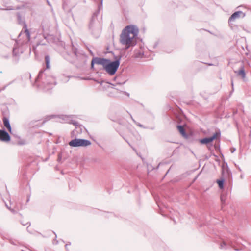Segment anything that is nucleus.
I'll list each match as a JSON object with an SVG mask.
<instances>
[{
  "instance_id": "obj_3",
  "label": "nucleus",
  "mask_w": 251,
  "mask_h": 251,
  "mask_svg": "<svg viewBox=\"0 0 251 251\" xmlns=\"http://www.w3.org/2000/svg\"><path fill=\"white\" fill-rule=\"evenodd\" d=\"M72 52L73 54V57L67 52L63 54L64 58L67 61L74 63L77 60L80 64H85L87 62V55L82 50H78L72 43Z\"/></svg>"
},
{
  "instance_id": "obj_41",
  "label": "nucleus",
  "mask_w": 251,
  "mask_h": 251,
  "mask_svg": "<svg viewBox=\"0 0 251 251\" xmlns=\"http://www.w3.org/2000/svg\"><path fill=\"white\" fill-rule=\"evenodd\" d=\"M2 114H3V115H5V113H4V112L3 111L2 112Z\"/></svg>"
},
{
  "instance_id": "obj_39",
  "label": "nucleus",
  "mask_w": 251,
  "mask_h": 251,
  "mask_svg": "<svg viewBox=\"0 0 251 251\" xmlns=\"http://www.w3.org/2000/svg\"><path fill=\"white\" fill-rule=\"evenodd\" d=\"M53 233H54V234H55V238H56V237H57L56 234H55V232H53Z\"/></svg>"
},
{
  "instance_id": "obj_2",
  "label": "nucleus",
  "mask_w": 251,
  "mask_h": 251,
  "mask_svg": "<svg viewBox=\"0 0 251 251\" xmlns=\"http://www.w3.org/2000/svg\"><path fill=\"white\" fill-rule=\"evenodd\" d=\"M138 32V28L133 25H127L122 30L120 40L122 45L126 46V50L136 45L137 40L135 38L137 36Z\"/></svg>"
},
{
  "instance_id": "obj_26",
  "label": "nucleus",
  "mask_w": 251,
  "mask_h": 251,
  "mask_svg": "<svg viewBox=\"0 0 251 251\" xmlns=\"http://www.w3.org/2000/svg\"><path fill=\"white\" fill-rule=\"evenodd\" d=\"M221 201L222 203H224L225 202V200L224 199L223 197H222V196L221 197Z\"/></svg>"
},
{
  "instance_id": "obj_5",
  "label": "nucleus",
  "mask_w": 251,
  "mask_h": 251,
  "mask_svg": "<svg viewBox=\"0 0 251 251\" xmlns=\"http://www.w3.org/2000/svg\"><path fill=\"white\" fill-rule=\"evenodd\" d=\"M56 117V121L62 123H68L70 124L74 125L76 129L80 128V131H82V126L79 124V123L72 119V115H59L57 116L51 115L49 117L46 118L44 121V123L49 120L50 119Z\"/></svg>"
},
{
  "instance_id": "obj_33",
  "label": "nucleus",
  "mask_w": 251,
  "mask_h": 251,
  "mask_svg": "<svg viewBox=\"0 0 251 251\" xmlns=\"http://www.w3.org/2000/svg\"><path fill=\"white\" fill-rule=\"evenodd\" d=\"M130 117H131V118L132 119V120L134 122H135V121H134V119L133 118L132 116H131V115H130Z\"/></svg>"
},
{
  "instance_id": "obj_20",
  "label": "nucleus",
  "mask_w": 251,
  "mask_h": 251,
  "mask_svg": "<svg viewBox=\"0 0 251 251\" xmlns=\"http://www.w3.org/2000/svg\"><path fill=\"white\" fill-rule=\"evenodd\" d=\"M46 69L45 70H49L50 67V57L49 55H46L45 57Z\"/></svg>"
},
{
  "instance_id": "obj_43",
  "label": "nucleus",
  "mask_w": 251,
  "mask_h": 251,
  "mask_svg": "<svg viewBox=\"0 0 251 251\" xmlns=\"http://www.w3.org/2000/svg\"><path fill=\"white\" fill-rule=\"evenodd\" d=\"M249 251H251V250H250Z\"/></svg>"
},
{
  "instance_id": "obj_32",
  "label": "nucleus",
  "mask_w": 251,
  "mask_h": 251,
  "mask_svg": "<svg viewBox=\"0 0 251 251\" xmlns=\"http://www.w3.org/2000/svg\"><path fill=\"white\" fill-rule=\"evenodd\" d=\"M231 85L232 87V91H233V81H231Z\"/></svg>"
},
{
  "instance_id": "obj_28",
  "label": "nucleus",
  "mask_w": 251,
  "mask_h": 251,
  "mask_svg": "<svg viewBox=\"0 0 251 251\" xmlns=\"http://www.w3.org/2000/svg\"><path fill=\"white\" fill-rule=\"evenodd\" d=\"M89 50V52H90V54H91V55H92V56H95V54H94V53L92 51V50Z\"/></svg>"
},
{
  "instance_id": "obj_24",
  "label": "nucleus",
  "mask_w": 251,
  "mask_h": 251,
  "mask_svg": "<svg viewBox=\"0 0 251 251\" xmlns=\"http://www.w3.org/2000/svg\"><path fill=\"white\" fill-rule=\"evenodd\" d=\"M61 158H62V157H61V154H59L58 155L57 161L58 162H60L61 161Z\"/></svg>"
},
{
  "instance_id": "obj_10",
  "label": "nucleus",
  "mask_w": 251,
  "mask_h": 251,
  "mask_svg": "<svg viewBox=\"0 0 251 251\" xmlns=\"http://www.w3.org/2000/svg\"><path fill=\"white\" fill-rule=\"evenodd\" d=\"M17 20L19 24L24 25V28H25V31L23 34H25L26 36V40L27 42L30 40V32L27 28V25H26L24 20L22 18L20 13L18 12L17 13Z\"/></svg>"
},
{
  "instance_id": "obj_31",
  "label": "nucleus",
  "mask_w": 251,
  "mask_h": 251,
  "mask_svg": "<svg viewBox=\"0 0 251 251\" xmlns=\"http://www.w3.org/2000/svg\"><path fill=\"white\" fill-rule=\"evenodd\" d=\"M137 125H138L139 126H140V127L145 128V127L143 126V125H142V124H140V123H138V124H137Z\"/></svg>"
},
{
  "instance_id": "obj_19",
  "label": "nucleus",
  "mask_w": 251,
  "mask_h": 251,
  "mask_svg": "<svg viewBox=\"0 0 251 251\" xmlns=\"http://www.w3.org/2000/svg\"><path fill=\"white\" fill-rule=\"evenodd\" d=\"M113 55V58L114 60H118L119 62V65H120V60L122 58V54L120 52L116 54L115 52H112Z\"/></svg>"
},
{
  "instance_id": "obj_35",
  "label": "nucleus",
  "mask_w": 251,
  "mask_h": 251,
  "mask_svg": "<svg viewBox=\"0 0 251 251\" xmlns=\"http://www.w3.org/2000/svg\"><path fill=\"white\" fill-rule=\"evenodd\" d=\"M229 244H230V246H232L233 243H232V242H230V243H229Z\"/></svg>"
},
{
  "instance_id": "obj_36",
  "label": "nucleus",
  "mask_w": 251,
  "mask_h": 251,
  "mask_svg": "<svg viewBox=\"0 0 251 251\" xmlns=\"http://www.w3.org/2000/svg\"><path fill=\"white\" fill-rule=\"evenodd\" d=\"M29 201V198L28 197L27 199V202H28Z\"/></svg>"
},
{
  "instance_id": "obj_6",
  "label": "nucleus",
  "mask_w": 251,
  "mask_h": 251,
  "mask_svg": "<svg viewBox=\"0 0 251 251\" xmlns=\"http://www.w3.org/2000/svg\"><path fill=\"white\" fill-rule=\"evenodd\" d=\"M118 60L111 61L107 59L103 69L110 75H113L116 73L119 67Z\"/></svg>"
},
{
  "instance_id": "obj_17",
  "label": "nucleus",
  "mask_w": 251,
  "mask_h": 251,
  "mask_svg": "<svg viewBox=\"0 0 251 251\" xmlns=\"http://www.w3.org/2000/svg\"><path fill=\"white\" fill-rule=\"evenodd\" d=\"M183 138L190 143H193L195 140L194 138V135L192 132H190L187 133L186 136H185Z\"/></svg>"
},
{
  "instance_id": "obj_22",
  "label": "nucleus",
  "mask_w": 251,
  "mask_h": 251,
  "mask_svg": "<svg viewBox=\"0 0 251 251\" xmlns=\"http://www.w3.org/2000/svg\"><path fill=\"white\" fill-rule=\"evenodd\" d=\"M95 64V63H93V60H92L91 63V69L93 70H94V65Z\"/></svg>"
},
{
  "instance_id": "obj_25",
  "label": "nucleus",
  "mask_w": 251,
  "mask_h": 251,
  "mask_svg": "<svg viewBox=\"0 0 251 251\" xmlns=\"http://www.w3.org/2000/svg\"><path fill=\"white\" fill-rule=\"evenodd\" d=\"M13 81H11L10 82H9L8 84H7L6 86H5L3 89V90H4L6 87H7L8 86H9V85L11 84L12 83H13Z\"/></svg>"
},
{
  "instance_id": "obj_27",
  "label": "nucleus",
  "mask_w": 251,
  "mask_h": 251,
  "mask_svg": "<svg viewBox=\"0 0 251 251\" xmlns=\"http://www.w3.org/2000/svg\"><path fill=\"white\" fill-rule=\"evenodd\" d=\"M235 150H236L235 148L231 149V150H230L231 152L233 153L235 151Z\"/></svg>"
},
{
  "instance_id": "obj_11",
  "label": "nucleus",
  "mask_w": 251,
  "mask_h": 251,
  "mask_svg": "<svg viewBox=\"0 0 251 251\" xmlns=\"http://www.w3.org/2000/svg\"><path fill=\"white\" fill-rule=\"evenodd\" d=\"M10 139V136L5 129H0V140L3 142H9Z\"/></svg>"
},
{
  "instance_id": "obj_42",
  "label": "nucleus",
  "mask_w": 251,
  "mask_h": 251,
  "mask_svg": "<svg viewBox=\"0 0 251 251\" xmlns=\"http://www.w3.org/2000/svg\"><path fill=\"white\" fill-rule=\"evenodd\" d=\"M28 227H29V226L27 227V231H28Z\"/></svg>"
},
{
  "instance_id": "obj_14",
  "label": "nucleus",
  "mask_w": 251,
  "mask_h": 251,
  "mask_svg": "<svg viewBox=\"0 0 251 251\" xmlns=\"http://www.w3.org/2000/svg\"><path fill=\"white\" fill-rule=\"evenodd\" d=\"M2 120L3 122V124L4 126L6 127L8 131L10 132L11 134H12V128L11 126V125L10 124V121L9 120V118L6 116H4L2 118Z\"/></svg>"
},
{
  "instance_id": "obj_15",
  "label": "nucleus",
  "mask_w": 251,
  "mask_h": 251,
  "mask_svg": "<svg viewBox=\"0 0 251 251\" xmlns=\"http://www.w3.org/2000/svg\"><path fill=\"white\" fill-rule=\"evenodd\" d=\"M235 73L238 76H240L242 78L244 79L246 77V73L245 71L244 66L243 64H242L239 68L238 71H235Z\"/></svg>"
},
{
  "instance_id": "obj_12",
  "label": "nucleus",
  "mask_w": 251,
  "mask_h": 251,
  "mask_svg": "<svg viewBox=\"0 0 251 251\" xmlns=\"http://www.w3.org/2000/svg\"><path fill=\"white\" fill-rule=\"evenodd\" d=\"M241 15H242L243 17H244L245 16V13H244L242 11H239L235 12L229 17L228 20V23L229 24H231L232 22H234L235 19L239 18Z\"/></svg>"
},
{
  "instance_id": "obj_29",
  "label": "nucleus",
  "mask_w": 251,
  "mask_h": 251,
  "mask_svg": "<svg viewBox=\"0 0 251 251\" xmlns=\"http://www.w3.org/2000/svg\"><path fill=\"white\" fill-rule=\"evenodd\" d=\"M125 82H126V81H124L123 82H117V84H120V85H123V84H125Z\"/></svg>"
},
{
  "instance_id": "obj_18",
  "label": "nucleus",
  "mask_w": 251,
  "mask_h": 251,
  "mask_svg": "<svg viewBox=\"0 0 251 251\" xmlns=\"http://www.w3.org/2000/svg\"><path fill=\"white\" fill-rule=\"evenodd\" d=\"M177 129L183 137L186 136L187 133L186 132L185 129L183 126L177 125Z\"/></svg>"
},
{
  "instance_id": "obj_4",
  "label": "nucleus",
  "mask_w": 251,
  "mask_h": 251,
  "mask_svg": "<svg viewBox=\"0 0 251 251\" xmlns=\"http://www.w3.org/2000/svg\"><path fill=\"white\" fill-rule=\"evenodd\" d=\"M99 13V10H97L93 13L89 25V30L92 35L96 38L100 36L102 30L101 20L98 18Z\"/></svg>"
},
{
  "instance_id": "obj_23",
  "label": "nucleus",
  "mask_w": 251,
  "mask_h": 251,
  "mask_svg": "<svg viewBox=\"0 0 251 251\" xmlns=\"http://www.w3.org/2000/svg\"><path fill=\"white\" fill-rule=\"evenodd\" d=\"M6 207H7V208H8L9 209H10L11 210V212H12L13 213H16L17 212L16 210H15L14 209H10L8 206L7 205H6Z\"/></svg>"
},
{
  "instance_id": "obj_37",
  "label": "nucleus",
  "mask_w": 251,
  "mask_h": 251,
  "mask_svg": "<svg viewBox=\"0 0 251 251\" xmlns=\"http://www.w3.org/2000/svg\"><path fill=\"white\" fill-rule=\"evenodd\" d=\"M68 245V244H66V245H65V247H66V249H67V248Z\"/></svg>"
},
{
  "instance_id": "obj_13",
  "label": "nucleus",
  "mask_w": 251,
  "mask_h": 251,
  "mask_svg": "<svg viewBox=\"0 0 251 251\" xmlns=\"http://www.w3.org/2000/svg\"><path fill=\"white\" fill-rule=\"evenodd\" d=\"M93 63L95 64L101 65L104 68L105 64L107 62V59L98 57H94L92 59Z\"/></svg>"
},
{
  "instance_id": "obj_9",
  "label": "nucleus",
  "mask_w": 251,
  "mask_h": 251,
  "mask_svg": "<svg viewBox=\"0 0 251 251\" xmlns=\"http://www.w3.org/2000/svg\"><path fill=\"white\" fill-rule=\"evenodd\" d=\"M220 137L221 131L220 130H218L214 133L212 136L209 137H205L199 139V142L201 144L207 145L209 143H212L214 140L219 139Z\"/></svg>"
},
{
  "instance_id": "obj_1",
  "label": "nucleus",
  "mask_w": 251,
  "mask_h": 251,
  "mask_svg": "<svg viewBox=\"0 0 251 251\" xmlns=\"http://www.w3.org/2000/svg\"><path fill=\"white\" fill-rule=\"evenodd\" d=\"M35 83L44 91H48L56 85V80L49 70H44L39 72Z\"/></svg>"
},
{
  "instance_id": "obj_30",
  "label": "nucleus",
  "mask_w": 251,
  "mask_h": 251,
  "mask_svg": "<svg viewBox=\"0 0 251 251\" xmlns=\"http://www.w3.org/2000/svg\"><path fill=\"white\" fill-rule=\"evenodd\" d=\"M124 139H125V141H126L128 143V145H129V146H130L132 148H133H133L132 147V146H131V144L129 143V142H128L127 141V140H126V139H125V138H124Z\"/></svg>"
},
{
  "instance_id": "obj_40",
  "label": "nucleus",
  "mask_w": 251,
  "mask_h": 251,
  "mask_svg": "<svg viewBox=\"0 0 251 251\" xmlns=\"http://www.w3.org/2000/svg\"><path fill=\"white\" fill-rule=\"evenodd\" d=\"M235 250L236 251H239V249H235Z\"/></svg>"
},
{
  "instance_id": "obj_7",
  "label": "nucleus",
  "mask_w": 251,
  "mask_h": 251,
  "mask_svg": "<svg viewBox=\"0 0 251 251\" xmlns=\"http://www.w3.org/2000/svg\"><path fill=\"white\" fill-rule=\"evenodd\" d=\"M232 177V173L228 168L227 166L225 167L224 165L222 167V176L219 179L216 180V182L220 189L224 187V182L226 178Z\"/></svg>"
},
{
  "instance_id": "obj_21",
  "label": "nucleus",
  "mask_w": 251,
  "mask_h": 251,
  "mask_svg": "<svg viewBox=\"0 0 251 251\" xmlns=\"http://www.w3.org/2000/svg\"><path fill=\"white\" fill-rule=\"evenodd\" d=\"M228 247V244L226 241H223L220 244L221 249H226Z\"/></svg>"
},
{
  "instance_id": "obj_34",
  "label": "nucleus",
  "mask_w": 251,
  "mask_h": 251,
  "mask_svg": "<svg viewBox=\"0 0 251 251\" xmlns=\"http://www.w3.org/2000/svg\"><path fill=\"white\" fill-rule=\"evenodd\" d=\"M22 34H23V33H22V32H21L20 33V34L19 35V37L22 35Z\"/></svg>"
},
{
  "instance_id": "obj_16",
  "label": "nucleus",
  "mask_w": 251,
  "mask_h": 251,
  "mask_svg": "<svg viewBox=\"0 0 251 251\" xmlns=\"http://www.w3.org/2000/svg\"><path fill=\"white\" fill-rule=\"evenodd\" d=\"M13 55L15 57L13 61L15 63H17L19 61V56H20L19 49L14 47L13 49Z\"/></svg>"
},
{
  "instance_id": "obj_8",
  "label": "nucleus",
  "mask_w": 251,
  "mask_h": 251,
  "mask_svg": "<svg viewBox=\"0 0 251 251\" xmlns=\"http://www.w3.org/2000/svg\"><path fill=\"white\" fill-rule=\"evenodd\" d=\"M69 145L71 147H87L91 145L90 141L84 139L75 138L69 142Z\"/></svg>"
},
{
  "instance_id": "obj_38",
  "label": "nucleus",
  "mask_w": 251,
  "mask_h": 251,
  "mask_svg": "<svg viewBox=\"0 0 251 251\" xmlns=\"http://www.w3.org/2000/svg\"><path fill=\"white\" fill-rule=\"evenodd\" d=\"M151 129H152V130H153L154 129V127H151Z\"/></svg>"
}]
</instances>
